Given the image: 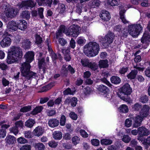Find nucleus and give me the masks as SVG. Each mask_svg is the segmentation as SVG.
Instances as JSON below:
<instances>
[{"label": "nucleus", "mask_w": 150, "mask_h": 150, "mask_svg": "<svg viewBox=\"0 0 150 150\" xmlns=\"http://www.w3.org/2000/svg\"><path fill=\"white\" fill-rule=\"evenodd\" d=\"M115 38L114 34L110 31H109L104 38L102 40V44L105 47H107L112 43Z\"/></svg>", "instance_id": "7"}, {"label": "nucleus", "mask_w": 150, "mask_h": 150, "mask_svg": "<svg viewBox=\"0 0 150 150\" xmlns=\"http://www.w3.org/2000/svg\"><path fill=\"white\" fill-rule=\"evenodd\" d=\"M81 63L83 67H87L93 71H95L98 68V66L97 64L90 61L87 58H82L81 60Z\"/></svg>", "instance_id": "6"}, {"label": "nucleus", "mask_w": 150, "mask_h": 150, "mask_svg": "<svg viewBox=\"0 0 150 150\" xmlns=\"http://www.w3.org/2000/svg\"><path fill=\"white\" fill-rule=\"evenodd\" d=\"M100 16L102 19L105 21H108L110 18V15L108 11L103 10L101 11Z\"/></svg>", "instance_id": "17"}, {"label": "nucleus", "mask_w": 150, "mask_h": 150, "mask_svg": "<svg viewBox=\"0 0 150 150\" xmlns=\"http://www.w3.org/2000/svg\"><path fill=\"white\" fill-rule=\"evenodd\" d=\"M7 30L13 32L16 31L18 28L16 22L13 21H9L7 26Z\"/></svg>", "instance_id": "11"}, {"label": "nucleus", "mask_w": 150, "mask_h": 150, "mask_svg": "<svg viewBox=\"0 0 150 150\" xmlns=\"http://www.w3.org/2000/svg\"><path fill=\"white\" fill-rule=\"evenodd\" d=\"M58 41L59 44L62 46H64L67 43L66 40L63 38H60Z\"/></svg>", "instance_id": "58"}, {"label": "nucleus", "mask_w": 150, "mask_h": 150, "mask_svg": "<svg viewBox=\"0 0 150 150\" xmlns=\"http://www.w3.org/2000/svg\"><path fill=\"white\" fill-rule=\"evenodd\" d=\"M108 61L107 59L101 60L98 63L99 67L100 68H104L108 67Z\"/></svg>", "instance_id": "25"}, {"label": "nucleus", "mask_w": 150, "mask_h": 150, "mask_svg": "<svg viewBox=\"0 0 150 150\" xmlns=\"http://www.w3.org/2000/svg\"><path fill=\"white\" fill-rule=\"evenodd\" d=\"M123 7L122 6H120V17L122 22L125 24H126L128 23V21L125 19L124 16V13H125L126 10L124 9Z\"/></svg>", "instance_id": "21"}, {"label": "nucleus", "mask_w": 150, "mask_h": 150, "mask_svg": "<svg viewBox=\"0 0 150 150\" xmlns=\"http://www.w3.org/2000/svg\"><path fill=\"white\" fill-rule=\"evenodd\" d=\"M59 123V120L55 118L50 119L48 121V125L52 128H54L57 127Z\"/></svg>", "instance_id": "22"}, {"label": "nucleus", "mask_w": 150, "mask_h": 150, "mask_svg": "<svg viewBox=\"0 0 150 150\" xmlns=\"http://www.w3.org/2000/svg\"><path fill=\"white\" fill-rule=\"evenodd\" d=\"M49 145L51 147L54 148L57 146V143L54 141H52L48 143Z\"/></svg>", "instance_id": "52"}, {"label": "nucleus", "mask_w": 150, "mask_h": 150, "mask_svg": "<svg viewBox=\"0 0 150 150\" xmlns=\"http://www.w3.org/2000/svg\"><path fill=\"white\" fill-rule=\"evenodd\" d=\"M15 127H22L23 125V123L22 121H18L15 123Z\"/></svg>", "instance_id": "57"}, {"label": "nucleus", "mask_w": 150, "mask_h": 150, "mask_svg": "<svg viewBox=\"0 0 150 150\" xmlns=\"http://www.w3.org/2000/svg\"><path fill=\"white\" fill-rule=\"evenodd\" d=\"M148 98L147 96L146 95H142L140 96L139 99V101L141 102L145 103L147 102Z\"/></svg>", "instance_id": "37"}, {"label": "nucleus", "mask_w": 150, "mask_h": 150, "mask_svg": "<svg viewBox=\"0 0 150 150\" xmlns=\"http://www.w3.org/2000/svg\"><path fill=\"white\" fill-rule=\"evenodd\" d=\"M9 130L11 133H13L15 135H16L18 132V128L16 127L10 128Z\"/></svg>", "instance_id": "45"}, {"label": "nucleus", "mask_w": 150, "mask_h": 150, "mask_svg": "<svg viewBox=\"0 0 150 150\" xmlns=\"http://www.w3.org/2000/svg\"><path fill=\"white\" fill-rule=\"evenodd\" d=\"M11 42V38L8 37L4 38L0 42V45L3 47L9 46Z\"/></svg>", "instance_id": "16"}, {"label": "nucleus", "mask_w": 150, "mask_h": 150, "mask_svg": "<svg viewBox=\"0 0 150 150\" xmlns=\"http://www.w3.org/2000/svg\"><path fill=\"white\" fill-rule=\"evenodd\" d=\"M31 109V107L30 106H26L21 108L20 111L21 112H25L29 111Z\"/></svg>", "instance_id": "46"}, {"label": "nucleus", "mask_w": 150, "mask_h": 150, "mask_svg": "<svg viewBox=\"0 0 150 150\" xmlns=\"http://www.w3.org/2000/svg\"><path fill=\"white\" fill-rule=\"evenodd\" d=\"M21 16L22 18L28 19L30 18V13L28 11H24L22 12Z\"/></svg>", "instance_id": "32"}, {"label": "nucleus", "mask_w": 150, "mask_h": 150, "mask_svg": "<svg viewBox=\"0 0 150 150\" xmlns=\"http://www.w3.org/2000/svg\"><path fill=\"white\" fill-rule=\"evenodd\" d=\"M143 1L141 4V5L144 7H147L150 5V4L148 3L149 0H142Z\"/></svg>", "instance_id": "51"}, {"label": "nucleus", "mask_w": 150, "mask_h": 150, "mask_svg": "<svg viewBox=\"0 0 150 150\" xmlns=\"http://www.w3.org/2000/svg\"><path fill=\"white\" fill-rule=\"evenodd\" d=\"M79 28L73 26H70L68 30L67 35H71L74 37H76L79 34Z\"/></svg>", "instance_id": "10"}, {"label": "nucleus", "mask_w": 150, "mask_h": 150, "mask_svg": "<svg viewBox=\"0 0 150 150\" xmlns=\"http://www.w3.org/2000/svg\"><path fill=\"white\" fill-rule=\"evenodd\" d=\"M45 59L43 58L39 60L38 62V66L40 71L41 74H44L46 71V63L45 62Z\"/></svg>", "instance_id": "13"}, {"label": "nucleus", "mask_w": 150, "mask_h": 150, "mask_svg": "<svg viewBox=\"0 0 150 150\" xmlns=\"http://www.w3.org/2000/svg\"><path fill=\"white\" fill-rule=\"evenodd\" d=\"M86 40L83 38H80L78 39L77 43L79 45H82L86 42Z\"/></svg>", "instance_id": "54"}, {"label": "nucleus", "mask_w": 150, "mask_h": 150, "mask_svg": "<svg viewBox=\"0 0 150 150\" xmlns=\"http://www.w3.org/2000/svg\"><path fill=\"white\" fill-rule=\"evenodd\" d=\"M36 3L32 0H28L22 1L17 4V6L19 9L22 7H25L27 8L28 7L33 8L35 5Z\"/></svg>", "instance_id": "8"}, {"label": "nucleus", "mask_w": 150, "mask_h": 150, "mask_svg": "<svg viewBox=\"0 0 150 150\" xmlns=\"http://www.w3.org/2000/svg\"><path fill=\"white\" fill-rule=\"evenodd\" d=\"M62 133L59 131H56L53 132V137L55 140H60L62 137Z\"/></svg>", "instance_id": "27"}, {"label": "nucleus", "mask_w": 150, "mask_h": 150, "mask_svg": "<svg viewBox=\"0 0 150 150\" xmlns=\"http://www.w3.org/2000/svg\"><path fill=\"white\" fill-rule=\"evenodd\" d=\"M35 147L38 150H43L45 148V146L43 144L39 143L35 144Z\"/></svg>", "instance_id": "34"}, {"label": "nucleus", "mask_w": 150, "mask_h": 150, "mask_svg": "<svg viewBox=\"0 0 150 150\" xmlns=\"http://www.w3.org/2000/svg\"><path fill=\"white\" fill-rule=\"evenodd\" d=\"M120 0H108L109 4L112 6H117L119 4Z\"/></svg>", "instance_id": "39"}, {"label": "nucleus", "mask_w": 150, "mask_h": 150, "mask_svg": "<svg viewBox=\"0 0 150 150\" xmlns=\"http://www.w3.org/2000/svg\"><path fill=\"white\" fill-rule=\"evenodd\" d=\"M22 46L25 49L30 48L31 42L29 40H24L22 42Z\"/></svg>", "instance_id": "28"}, {"label": "nucleus", "mask_w": 150, "mask_h": 150, "mask_svg": "<svg viewBox=\"0 0 150 150\" xmlns=\"http://www.w3.org/2000/svg\"><path fill=\"white\" fill-rule=\"evenodd\" d=\"M98 89L100 92L104 94H106L107 93L108 90L107 87L103 85L99 86Z\"/></svg>", "instance_id": "36"}, {"label": "nucleus", "mask_w": 150, "mask_h": 150, "mask_svg": "<svg viewBox=\"0 0 150 150\" xmlns=\"http://www.w3.org/2000/svg\"><path fill=\"white\" fill-rule=\"evenodd\" d=\"M18 142L21 144H24L27 142V140L23 137H21L17 139Z\"/></svg>", "instance_id": "42"}, {"label": "nucleus", "mask_w": 150, "mask_h": 150, "mask_svg": "<svg viewBox=\"0 0 150 150\" xmlns=\"http://www.w3.org/2000/svg\"><path fill=\"white\" fill-rule=\"evenodd\" d=\"M66 120V118L65 116L64 115H62L61 117L60 122V124L61 126H64L65 125Z\"/></svg>", "instance_id": "43"}, {"label": "nucleus", "mask_w": 150, "mask_h": 150, "mask_svg": "<svg viewBox=\"0 0 150 150\" xmlns=\"http://www.w3.org/2000/svg\"><path fill=\"white\" fill-rule=\"evenodd\" d=\"M70 47L72 49H74L76 46V42L75 41L71 38L70 42Z\"/></svg>", "instance_id": "56"}, {"label": "nucleus", "mask_w": 150, "mask_h": 150, "mask_svg": "<svg viewBox=\"0 0 150 150\" xmlns=\"http://www.w3.org/2000/svg\"><path fill=\"white\" fill-rule=\"evenodd\" d=\"M143 118L139 115L133 117L132 120H134V123L133 124V127L134 128H137L141 125V122Z\"/></svg>", "instance_id": "14"}, {"label": "nucleus", "mask_w": 150, "mask_h": 150, "mask_svg": "<svg viewBox=\"0 0 150 150\" xmlns=\"http://www.w3.org/2000/svg\"><path fill=\"white\" fill-rule=\"evenodd\" d=\"M111 82L115 84L119 83L121 81L119 77L117 76H112L110 79Z\"/></svg>", "instance_id": "30"}, {"label": "nucleus", "mask_w": 150, "mask_h": 150, "mask_svg": "<svg viewBox=\"0 0 150 150\" xmlns=\"http://www.w3.org/2000/svg\"><path fill=\"white\" fill-rule=\"evenodd\" d=\"M57 48L59 51H62V52L64 54V58L67 61H69L71 59V57L70 55L69 52L70 51L69 50H63L59 49V46H57Z\"/></svg>", "instance_id": "18"}, {"label": "nucleus", "mask_w": 150, "mask_h": 150, "mask_svg": "<svg viewBox=\"0 0 150 150\" xmlns=\"http://www.w3.org/2000/svg\"><path fill=\"white\" fill-rule=\"evenodd\" d=\"M119 109L120 112L123 113H127L128 111L127 106L124 104L121 105L119 108Z\"/></svg>", "instance_id": "33"}, {"label": "nucleus", "mask_w": 150, "mask_h": 150, "mask_svg": "<svg viewBox=\"0 0 150 150\" xmlns=\"http://www.w3.org/2000/svg\"><path fill=\"white\" fill-rule=\"evenodd\" d=\"M138 129L139 134L142 136H147L150 134V131L144 127H139Z\"/></svg>", "instance_id": "19"}, {"label": "nucleus", "mask_w": 150, "mask_h": 150, "mask_svg": "<svg viewBox=\"0 0 150 150\" xmlns=\"http://www.w3.org/2000/svg\"><path fill=\"white\" fill-rule=\"evenodd\" d=\"M52 2V0H47L43 4L42 6H47L50 7L51 6V4Z\"/></svg>", "instance_id": "62"}, {"label": "nucleus", "mask_w": 150, "mask_h": 150, "mask_svg": "<svg viewBox=\"0 0 150 150\" xmlns=\"http://www.w3.org/2000/svg\"><path fill=\"white\" fill-rule=\"evenodd\" d=\"M100 50L98 44L95 42H90L85 45L83 47V52L88 57L96 55Z\"/></svg>", "instance_id": "3"}, {"label": "nucleus", "mask_w": 150, "mask_h": 150, "mask_svg": "<svg viewBox=\"0 0 150 150\" xmlns=\"http://www.w3.org/2000/svg\"><path fill=\"white\" fill-rule=\"evenodd\" d=\"M34 56V53L32 52L28 51L26 52L24 57L28 63H23L22 64L21 67V75L28 80L32 78H35L37 76L36 73L30 71L31 66L30 63L33 61Z\"/></svg>", "instance_id": "1"}, {"label": "nucleus", "mask_w": 150, "mask_h": 150, "mask_svg": "<svg viewBox=\"0 0 150 150\" xmlns=\"http://www.w3.org/2000/svg\"><path fill=\"white\" fill-rule=\"evenodd\" d=\"M133 117L127 119L125 121V125L126 127H130L132 125V120Z\"/></svg>", "instance_id": "38"}, {"label": "nucleus", "mask_w": 150, "mask_h": 150, "mask_svg": "<svg viewBox=\"0 0 150 150\" xmlns=\"http://www.w3.org/2000/svg\"><path fill=\"white\" fill-rule=\"evenodd\" d=\"M5 140L6 144L9 145L13 144L16 142V138L10 135H7Z\"/></svg>", "instance_id": "20"}, {"label": "nucleus", "mask_w": 150, "mask_h": 150, "mask_svg": "<svg viewBox=\"0 0 150 150\" xmlns=\"http://www.w3.org/2000/svg\"><path fill=\"white\" fill-rule=\"evenodd\" d=\"M35 39V43L37 44H40L42 42V39L39 35H36Z\"/></svg>", "instance_id": "44"}, {"label": "nucleus", "mask_w": 150, "mask_h": 150, "mask_svg": "<svg viewBox=\"0 0 150 150\" xmlns=\"http://www.w3.org/2000/svg\"><path fill=\"white\" fill-rule=\"evenodd\" d=\"M18 28L22 30H25L27 27V23L24 20H20L19 22L17 24Z\"/></svg>", "instance_id": "23"}, {"label": "nucleus", "mask_w": 150, "mask_h": 150, "mask_svg": "<svg viewBox=\"0 0 150 150\" xmlns=\"http://www.w3.org/2000/svg\"><path fill=\"white\" fill-rule=\"evenodd\" d=\"M134 67L136 69L132 70L127 75L128 78L130 79H134L135 78L137 73V70L139 71H143L144 70V68L140 67L137 65L134 66Z\"/></svg>", "instance_id": "9"}, {"label": "nucleus", "mask_w": 150, "mask_h": 150, "mask_svg": "<svg viewBox=\"0 0 150 150\" xmlns=\"http://www.w3.org/2000/svg\"><path fill=\"white\" fill-rule=\"evenodd\" d=\"M72 141L74 144H76L79 142L80 139L78 137L75 136L73 137Z\"/></svg>", "instance_id": "48"}, {"label": "nucleus", "mask_w": 150, "mask_h": 150, "mask_svg": "<svg viewBox=\"0 0 150 150\" xmlns=\"http://www.w3.org/2000/svg\"><path fill=\"white\" fill-rule=\"evenodd\" d=\"M44 8H38V12L40 18H44L43 15V12Z\"/></svg>", "instance_id": "50"}, {"label": "nucleus", "mask_w": 150, "mask_h": 150, "mask_svg": "<svg viewBox=\"0 0 150 150\" xmlns=\"http://www.w3.org/2000/svg\"><path fill=\"white\" fill-rule=\"evenodd\" d=\"M22 55V52L20 47L12 46L9 51L6 62L11 64L18 61Z\"/></svg>", "instance_id": "2"}, {"label": "nucleus", "mask_w": 150, "mask_h": 150, "mask_svg": "<svg viewBox=\"0 0 150 150\" xmlns=\"http://www.w3.org/2000/svg\"><path fill=\"white\" fill-rule=\"evenodd\" d=\"M141 105L139 103H136L133 105L132 108L135 111H138L141 108Z\"/></svg>", "instance_id": "47"}, {"label": "nucleus", "mask_w": 150, "mask_h": 150, "mask_svg": "<svg viewBox=\"0 0 150 150\" xmlns=\"http://www.w3.org/2000/svg\"><path fill=\"white\" fill-rule=\"evenodd\" d=\"M142 30L141 25L139 24L129 25L128 32L133 37H137Z\"/></svg>", "instance_id": "5"}, {"label": "nucleus", "mask_w": 150, "mask_h": 150, "mask_svg": "<svg viewBox=\"0 0 150 150\" xmlns=\"http://www.w3.org/2000/svg\"><path fill=\"white\" fill-rule=\"evenodd\" d=\"M112 142V140L108 139H103L101 141V143L103 144L109 145Z\"/></svg>", "instance_id": "41"}, {"label": "nucleus", "mask_w": 150, "mask_h": 150, "mask_svg": "<svg viewBox=\"0 0 150 150\" xmlns=\"http://www.w3.org/2000/svg\"><path fill=\"white\" fill-rule=\"evenodd\" d=\"M20 150H31V146L29 145H25L21 147Z\"/></svg>", "instance_id": "55"}, {"label": "nucleus", "mask_w": 150, "mask_h": 150, "mask_svg": "<svg viewBox=\"0 0 150 150\" xmlns=\"http://www.w3.org/2000/svg\"><path fill=\"white\" fill-rule=\"evenodd\" d=\"M35 123V122L34 120L32 119H29L25 122V125L27 127L31 128Z\"/></svg>", "instance_id": "29"}, {"label": "nucleus", "mask_w": 150, "mask_h": 150, "mask_svg": "<svg viewBox=\"0 0 150 150\" xmlns=\"http://www.w3.org/2000/svg\"><path fill=\"white\" fill-rule=\"evenodd\" d=\"M6 132L3 129H0V138H4L6 136Z\"/></svg>", "instance_id": "49"}, {"label": "nucleus", "mask_w": 150, "mask_h": 150, "mask_svg": "<svg viewBox=\"0 0 150 150\" xmlns=\"http://www.w3.org/2000/svg\"><path fill=\"white\" fill-rule=\"evenodd\" d=\"M25 136L27 138H31L32 137V134L30 131H25L24 132Z\"/></svg>", "instance_id": "59"}, {"label": "nucleus", "mask_w": 150, "mask_h": 150, "mask_svg": "<svg viewBox=\"0 0 150 150\" xmlns=\"http://www.w3.org/2000/svg\"><path fill=\"white\" fill-rule=\"evenodd\" d=\"M121 92L127 96L130 94L132 92V89L128 83L125 84L121 88Z\"/></svg>", "instance_id": "12"}, {"label": "nucleus", "mask_w": 150, "mask_h": 150, "mask_svg": "<svg viewBox=\"0 0 150 150\" xmlns=\"http://www.w3.org/2000/svg\"><path fill=\"white\" fill-rule=\"evenodd\" d=\"M131 139V138L127 135H124L122 138V140L125 143H129Z\"/></svg>", "instance_id": "40"}, {"label": "nucleus", "mask_w": 150, "mask_h": 150, "mask_svg": "<svg viewBox=\"0 0 150 150\" xmlns=\"http://www.w3.org/2000/svg\"><path fill=\"white\" fill-rule=\"evenodd\" d=\"M101 81L105 83L109 86L111 87L112 85L106 79L104 78L101 79Z\"/></svg>", "instance_id": "61"}, {"label": "nucleus", "mask_w": 150, "mask_h": 150, "mask_svg": "<svg viewBox=\"0 0 150 150\" xmlns=\"http://www.w3.org/2000/svg\"><path fill=\"white\" fill-rule=\"evenodd\" d=\"M3 8L5 10L6 15L8 18H13L15 17L18 13L17 8L10 6L9 5L4 4Z\"/></svg>", "instance_id": "4"}, {"label": "nucleus", "mask_w": 150, "mask_h": 150, "mask_svg": "<svg viewBox=\"0 0 150 150\" xmlns=\"http://www.w3.org/2000/svg\"><path fill=\"white\" fill-rule=\"evenodd\" d=\"M69 116L71 118L74 120H76L77 118V115L73 112H71L70 113Z\"/></svg>", "instance_id": "60"}, {"label": "nucleus", "mask_w": 150, "mask_h": 150, "mask_svg": "<svg viewBox=\"0 0 150 150\" xmlns=\"http://www.w3.org/2000/svg\"><path fill=\"white\" fill-rule=\"evenodd\" d=\"M77 98L75 97H73L71 98V105L73 107L75 106L77 104Z\"/></svg>", "instance_id": "53"}, {"label": "nucleus", "mask_w": 150, "mask_h": 150, "mask_svg": "<svg viewBox=\"0 0 150 150\" xmlns=\"http://www.w3.org/2000/svg\"><path fill=\"white\" fill-rule=\"evenodd\" d=\"M149 110L150 107L149 105H144L139 115L143 118L146 117L149 114Z\"/></svg>", "instance_id": "15"}, {"label": "nucleus", "mask_w": 150, "mask_h": 150, "mask_svg": "<svg viewBox=\"0 0 150 150\" xmlns=\"http://www.w3.org/2000/svg\"><path fill=\"white\" fill-rule=\"evenodd\" d=\"M61 74L63 76H66L68 73V69L65 65H63L61 69Z\"/></svg>", "instance_id": "35"}, {"label": "nucleus", "mask_w": 150, "mask_h": 150, "mask_svg": "<svg viewBox=\"0 0 150 150\" xmlns=\"http://www.w3.org/2000/svg\"><path fill=\"white\" fill-rule=\"evenodd\" d=\"M44 132V129L41 127L38 126L34 129L33 133L35 136L39 137Z\"/></svg>", "instance_id": "24"}, {"label": "nucleus", "mask_w": 150, "mask_h": 150, "mask_svg": "<svg viewBox=\"0 0 150 150\" xmlns=\"http://www.w3.org/2000/svg\"><path fill=\"white\" fill-rule=\"evenodd\" d=\"M80 132L81 135L82 137H87L88 136V134L85 132V131L81 129L80 130Z\"/></svg>", "instance_id": "63"}, {"label": "nucleus", "mask_w": 150, "mask_h": 150, "mask_svg": "<svg viewBox=\"0 0 150 150\" xmlns=\"http://www.w3.org/2000/svg\"><path fill=\"white\" fill-rule=\"evenodd\" d=\"M43 109V107L41 106L36 107L32 112L31 114L33 115H36L40 112Z\"/></svg>", "instance_id": "31"}, {"label": "nucleus", "mask_w": 150, "mask_h": 150, "mask_svg": "<svg viewBox=\"0 0 150 150\" xmlns=\"http://www.w3.org/2000/svg\"><path fill=\"white\" fill-rule=\"evenodd\" d=\"M141 42L143 43H147L150 41V35L147 33H145L141 39Z\"/></svg>", "instance_id": "26"}, {"label": "nucleus", "mask_w": 150, "mask_h": 150, "mask_svg": "<svg viewBox=\"0 0 150 150\" xmlns=\"http://www.w3.org/2000/svg\"><path fill=\"white\" fill-rule=\"evenodd\" d=\"M92 144L95 146H98L99 144V141L97 139H93L91 140Z\"/></svg>", "instance_id": "64"}]
</instances>
